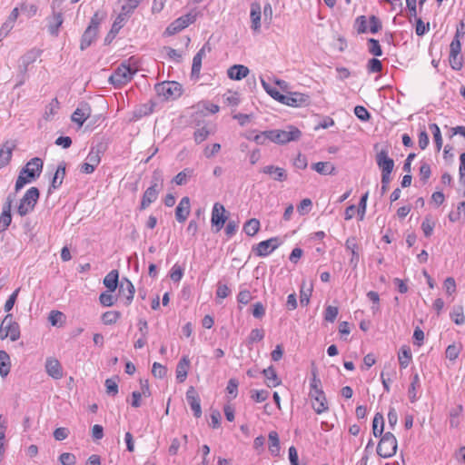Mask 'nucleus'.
I'll return each mask as SVG.
<instances>
[{
	"mask_svg": "<svg viewBox=\"0 0 465 465\" xmlns=\"http://www.w3.org/2000/svg\"><path fill=\"white\" fill-rule=\"evenodd\" d=\"M124 17H123V15H119L116 19L114 20L111 30L107 34V35L104 38V44L110 45L112 41L115 38L116 35L119 33L120 29L124 26Z\"/></svg>",
	"mask_w": 465,
	"mask_h": 465,
	"instance_id": "obj_30",
	"label": "nucleus"
},
{
	"mask_svg": "<svg viewBox=\"0 0 465 465\" xmlns=\"http://www.w3.org/2000/svg\"><path fill=\"white\" fill-rule=\"evenodd\" d=\"M398 358L401 368L405 369L411 360V352L410 348L407 346H402L399 351Z\"/></svg>",
	"mask_w": 465,
	"mask_h": 465,
	"instance_id": "obj_41",
	"label": "nucleus"
},
{
	"mask_svg": "<svg viewBox=\"0 0 465 465\" xmlns=\"http://www.w3.org/2000/svg\"><path fill=\"white\" fill-rule=\"evenodd\" d=\"M209 134H210V131L205 126L197 129L193 134L195 143H203V141H205L208 138Z\"/></svg>",
	"mask_w": 465,
	"mask_h": 465,
	"instance_id": "obj_55",
	"label": "nucleus"
},
{
	"mask_svg": "<svg viewBox=\"0 0 465 465\" xmlns=\"http://www.w3.org/2000/svg\"><path fill=\"white\" fill-rule=\"evenodd\" d=\"M190 368V360L187 356H183L176 366V379L178 382H183L188 375Z\"/></svg>",
	"mask_w": 465,
	"mask_h": 465,
	"instance_id": "obj_27",
	"label": "nucleus"
},
{
	"mask_svg": "<svg viewBox=\"0 0 465 465\" xmlns=\"http://www.w3.org/2000/svg\"><path fill=\"white\" fill-rule=\"evenodd\" d=\"M269 140L278 143L285 144L292 141H298L302 136V132L293 125H288L287 130H269Z\"/></svg>",
	"mask_w": 465,
	"mask_h": 465,
	"instance_id": "obj_2",
	"label": "nucleus"
},
{
	"mask_svg": "<svg viewBox=\"0 0 465 465\" xmlns=\"http://www.w3.org/2000/svg\"><path fill=\"white\" fill-rule=\"evenodd\" d=\"M121 317V312L117 311H108L102 315V321L105 325L115 323Z\"/></svg>",
	"mask_w": 465,
	"mask_h": 465,
	"instance_id": "obj_44",
	"label": "nucleus"
},
{
	"mask_svg": "<svg viewBox=\"0 0 465 465\" xmlns=\"http://www.w3.org/2000/svg\"><path fill=\"white\" fill-rule=\"evenodd\" d=\"M375 161L381 173H392L395 163L393 159L389 157L387 149L378 152Z\"/></svg>",
	"mask_w": 465,
	"mask_h": 465,
	"instance_id": "obj_14",
	"label": "nucleus"
},
{
	"mask_svg": "<svg viewBox=\"0 0 465 465\" xmlns=\"http://www.w3.org/2000/svg\"><path fill=\"white\" fill-rule=\"evenodd\" d=\"M59 461L63 465H74L76 463V457L73 453L64 452L59 456Z\"/></svg>",
	"mask_w": 465,
	"mask_h": 465,
	"instance_id": "obj_63",
	"label": "nucleus"
},
{
	"mask_svg": "<svg viewBox=\"0 0 465 465\" xmlns=\"http://www.w3.org/2000/svg\"><path fill=\"white\" fill-rule=\"evenodd\" d=\"M226 213L227 211L223 204L219 203H214L212 211L211 223L212 226L215 227L216 232H219L224 226L228 219Z\"/></svg>",
	"mask_w": 465,
	"mask_h": 465,
	"instance_id": "obj_13",
	"label": "nucleus"
},
{
	"mask_svg": "<svg viewBox=\"0 0 465 465\" xmlns=\"http://www.w3.org/2000/svg\"><path fill=\"white\" fill-rule=\"evenodd\" d=\"M193 171L192 169H184L183 171L178 173L174 178L173 182L177 185H183L187 183L188 178L193 175Z\"/></svg>",
	"mask_w": 465,
	"mask_h": 465,
	"instance_id": "obj_47",
	"label": "nucleus"
},
{
	"mask_svg": "<svg viewBox=\"0 0 465 465\" xmlns=\"http://www.w3.org/2000/svg\"><path fill=\"white\" fill-rule=\"evenodd\" d=\"M434 227H435V223L431 220V216L430 215L425 216V218L421 223V230H422L425 237H430L432 234Z\"/></svg>",
	"mask_w": 465,
	"mask_h": 465,
	"instance_id": "obj_48",
	"label": "nucleus"
},
{
	"mask_svg": "<svg viewBox=\"0 0 465 465\" xmlns=\"http://www.w3.org/2000/svg\"><path fill=\"white\" fill-rule=\"evenodd\" d=\"M167 369L159 362H154L152 368V374L155 378L163 379L166 376Z\"/></svg>",
	"mask_w": 465,
	"mask_h": 465,
	"instance_id": "obj_56",
	"label": "nucleus"
},
{
	"mask_svg": "<svg viewBox=\"0 0 465 465\" xmlns=\"http://www.w3.org/2000/svg\"><path fill=\"white\" fill-rule=\"evenodd\" d=\"M43 160L39 157L32 158L19 173L15 182L16 192L21 190L27 183L38 178L43 170Z\"/></svg>",
	"mask_w": 465,
	"mask_h": 465,
	"instance_id": "obj_1",
	"label": "nucleus"
},
{
	"mask_svg": "<svg viewBox=\"0 0 465 465\" xmlns=\"http://www.w3.org/2000/svg\"><path fill=\"white\" fill-rule=\"evenodd\" d=\"M53 10L54 6L53 5ZM64 18L61 12L53 11L52 16L48 18V31L52 35L57 36L59 28L63 25Z\"/></svg>",
	"mask_w": 465,
	"mask_h": 465,
	"instance_id": "obj_23",
	"label": "nucleus"
},
{
	"mask_svg": "<svg viewBox=\"0 0 465 465\" xmlns=\"http://www.w3.org/2000/svg\"><path fill=\"white\" fill-rule=\"evenodd\" d=\"M190 198L184 196L175 208V218L179 223H184L190 214Z\"/></svg>",
	"mask_w": 465,
	"mask_h": 465,
	"instance_id": "obj_18",
	"label": "nucleus"
},
{
	"mask_svg": "<svg viewBox=\"0 0 465 465\" xmlns=\"http://www.w3.org/2000/svg\"><path fill=\"white\" fill-rule=\"evenodd\" d=\"M158 95L163 96L166 100L176 99L183 94V87L178 82L167 81L155 85Z\"/></svg>",
	"mask_w": 465,
	"mask_h": 465,
	"instance_id": "obj_7",
	"label": "nucleus"
},
{
	"mask_svg": "<svg viewBox=\"0 0 465 465\" xmlns=\"http://www.w3.org/2000/svg\"><path fill=\"white\" fill-rule=\"evenodd\" d=\"M367 70L370 74L380 73L382 70V64L379 59L371 58L368 62Z\"/></svg>",
	"mask_w": 465,
	"mask_h": 465,
	"instance_id": "obj_57",
	"label": "nucleus"
},
{
	"mask_svg": "<svg viewBox=\"0 0 465 465\" xmlns=\"http://www.w3.org/2000/svg\"><path fill=\"white\" fill-rule=\"evenodd\" d=\"M119 273L117 270L111 271L104 279V284L109 292H114L118 287Z\"/></svg>",
	"mask_w": 465,
	"mask_h": 465,
	"instance_id": "obj_35",
	"label": "nucleus"
},
{
	"mask_svg": "<svg viewBox=\"0 0 465 465\" xmlns=\"http://www.w3.org/2000/svg\"><path fill=\"white\" fill-rule=\"evenodd\" d=\"M261 172L270 175L272 180L277 182H284L288 177L285 169L274 165H266L261 170Z\"/></svg>",
	"mask_w": 465,
	"mask_h": 465,
	"instance_id": "obj_20",
	"label": "nucleus"
},
{
	"mask_svg": "<svg viewBox=\"0 0 465 465\" xmlns=\"http://www.w3.org/2000/svg\"><path fill=\"white\" fill-rule=\"evenodd\" d=\"M262 373L266 379V384L268 387H276L281 384L282 381L277 376L273 366H269L267 369L262 370Z\"/></svg>",
	"mask_w": 465,
	"mask_h": 465,
	"instance_id": "obj_34",
	"label": "nucleus"
},
{
	"mask_svg": "<svg viewBox=\"0 0 465 465\" xmlns=\"http://www.w3.org/2000/svg\"><path fill=\"white\" fill-rule=\"evenodd\" d=\"M310 396L314 400V401H312V408L316 413L321 414L328 410V404L323 391H316V394L310 393Z\"/></svg>",
	"mask_w": 465,
	"mask_h": 465,
	"instance_id": "obj_24",
	"label": "nucleus"
},
{
	"mask_svg": "<svg viewBox=\"0 0 465 465\" xmlns=\"http://www.w3.org/2000/svg\"><path fill=\"white\" fill-rule=\"evenodd\" d=\"M260 226V221L256 218H252L243 224L242 230L248 236H254L259 232Z\"/></svg>",
	"mask_w": 465,
	"mask_h": 465,
	"instance_id": "obj_39",
	"label": "nucleus"
},
{
	"mask_svg": "<svg viewBox=\"0 0 465 465\" xmlns=\"http://www.w3.org/2000/svg\"><path fill=\"white\" fill-rule=\"evenodd\" d=\"M160 180V176L158 175L157 172H154L153 176L152 184L150 187H148L145 192L143 193V195L142 197V201L139 206L140 211H143L149 207L151 203L156 201L158 194H159V184L158 182Z\"/></svg>",
	"mask_w": 465,
	"mask_h": 465,
	"instance_id": "obj_8",
	"label": "nucleus"
},
{
	"mask_svg": "<svg viewBox=\"0 0 465 465\" xmlns=\"http://www.w3.org/2000/svg\"><path fill=\"white\" fill-rule=\"evenodd\" d=\"M430 174H431L430 165L426 162H422L420 164V181L423 183H426L427 181L429 180V178L430 177Z\"/></svg>",
	"mask_w": 465,
	"mask_h": 465,
	"instance_id": "obj_54",
	"label": "nucleus"
},
{
	"mask_svg": "<svg viewBox=\"0 0 465 465\" xmlns=\"http://www.w3.org/2000/svg\"><path fill=\"white\" fill-rule=\"evenodd\" d=\"M249 72L250 71L247 66L242 64H234L228 69L227 74L229 78L232 80H242L248 75Z\"/></svg>",
	"mask_w": 465,
	"mask_h": 465,
	"instance_id": "obj_29",
	"label": "nucleus"
},
{
	"mask_svg": "<svg viewBox=\"0 0 465 465\" xmlns=\"http://www.w3.org/2000/svg\"><path fill=\"white\" fill-rule=\"evenodd\" d=\"M461 45L459 39L453 38L450 45L449 62L450 67L455 71H460L463 66V57L460 54Z\"/></svg>",
	"mask_w": 465,
	"mask_h": 465,
	"instance_id": "obj_9",
	"label": "nucleus"
},
{
	"mask_svg": "<svg viewBox=\"0 0 465 465\" xmlns=\"http://www.w3.org/2000/svg\"><path fill=\"white\" fill-rule=\"evenodd\" d=\"M368 50L375 56H381L382 50L378 40L374 38L368 39Z\"/></svg>",
	"mask_w": 465,
	"mask_h": 465,
	"instance_id": "obj_50",
	"label": "nucleus"
},
{
	"mask_svg": "<svg viewBox=\"0 0 465 465\" xmlns=\"http://www.w3.org/2000/svg\"><path fill=\"white\" fill-rule=\"evenodd\" d=\"M111 292H112L107 291L100 294L99 301L103 306L110 307L114 304L115 298L113 296Z\"/></svg>",
	"mask_w": 465,
	"mask_h": 465,
	"instance_id": "obj_52",
	"label": "nucleus"
},
{
	"mask_svg": "<svg viewBox=\"0 0 465 465\" xmlns=\"http://www.w3.org/2000/svg\"><path fill=\"white\" fill-rule=\"evenodd\" d=\"M262 84L265 91L276 101L282 103L285 98L275 87L271 86L263 79H262Z\"/></svg>",
	"mask_w": 465,
	"mask_h": 465,
	"instance_id": "obj_45",
	"label": "nucleus"
},
{
	"mask_svg": "<svg viewBox=\"0 0 465 465\" xmlns=\"http://www.w3.org/2000/svg\"><path fill=\"white\" fill-rule=\"evenodd\" d=\"M345 247L347 250H350L351 252V258L350 260V264L355 269L358 266L360 255L358 252V244L356 242V239L354 237L347 239L345 242Z\"/></svg>",
	"mask_w": 465,
	"mask_h": 465,
	"instance_id": "obj_31",
	"label": "nucleus"
},
{
	"mask_svg": "<svg viewBox=\"0 0 465 465\" xmlns=\"http://www.w3.org/2000/svg\"><path fill=\"white\" fill-rule=\"evenodd\" d=\"M59 107L60 104L58 99H52V101L45 106L44 118L47 121L50 120L54 114H56Z\"/></svg>",
	"mask_w": 465,
	"mask_h": 465,
	"instance_id": "obj_43",
	"label": "nucleus"
},
{
	"mask_svg": "<svg viewBox=\"0 0 465 465\" xmlns=\"http://www.w3.org/2000/svg\"><path fill=\"white\" fill-rule=\"evenodd\" d=\"M284 100L281 104L292 107L308 106L311 104V98L308 94L299 92H289L283 94Z\"/></svg>",
	"mask_w": 465,
	"mask_h": 465,
	"instance_id": "obj_11",
	"label": "nucleus"
},
{
	"mask_svg": "<svg viewBox=\"0 0 465 465\" xmlns=\"http://www.w3.org/2000/svg\"><path fill=\"white\" fill-rule=\"evenodd\" d=\"M429 128L433 134V138H434V142L436 143L437 150L440 151L442 146V137H441L440 127L436 124H430L429 125Z\"/></svg>",
	"mask_w": 465,
	"mask_h": 465,
	"instance_id": "obj_49",
	"label": "nucleus"
},
{
	"mask_svg": "<svg viewBox=\"0 0 465 465\" xmlns=\"http://www.w3.org/2000/svg\"><path fill=\"white\" fill-rule=\"evenodd\" d=\"M312 169L322 175L336 173L335 166L330 162H318L312 165Z\"/></svg>",
	"mask_w": 465,
	"mask_h": 465,
	"instance_id": "obj_32",
	"label": "nucleus"
},
{
	"mask_svg": "<svg viewBox=\"0 0 465 465\" xmlns=\"http://www.w3.org/2000/svg\"><path fill=\"white\" fill-rule=\"evenodd\" d=\"M153 104H145L134 111V116L137 118H141L143 116L150 114L151 113H153Z\"/></svg>",
	"mask_w": 465,
	"mask_h": 465,
	"instance_id": "obj_58",
	"label": "nucleus"
},
{
	"mask_svg": "<svg viewBox=\"0 0 465 465\" xmlns=\"http://www.w3.org/2000/svg\"><path fill=\"white\" fill-rule=\"evenodd\" d=\"M65 169H66V163L65 162L62 161L58 166L57 169L54 174V177L51 181L50 187L48 189V193H51L52 189H57L59 188L65 176Z\"/></svg>",
	"mask_w": 465,
	"mask_h": 465,
	"instance_id": "obj_22",
	"label": "nucleus"
},
{
	"mask_svg": "<svg viewBox=\"0 0 465 465\" xmlns=\"http://www.w3.org/2000/svg\"><path fill=\"white\" fill-rule=\"evenodd\" d=\"M451 319L458 325H461L465 322V317L463 314V309L461 306L455 307L453 312L450 313Z\"/></svg>",
	"mask_w": 465,
	"mask_h": 465,
	"instance_id": "obj_53",
	"label": "nucleus"
},
{
	"mask_svg": "<svg viewBox=\"0 0 465 465\" xmlns=\"http://www.w3.org/2000/svg\"><path fill=\"white\" fill-rule=\"evenodd\" d=\"M10 357L5 351H0V375L5 377L10 372Z\"/></svg>",
	"mask_w": 465,
	"mask_h": 465,
	"instance_id": "obj_40",
	"label": "nucleus"
},
{
	"mask_svg": "<svg viewBox=\"0 0 465 465\" xmlns=\"http://www.w3.org/2000/svg\"><path fill=\"white\" fill-rule=\"evenodd\" d=\"M186 400L193 411L194 417L200 418L202 416L201 400L194 387L191 386L187 390Z\"/></svg>",
	"mask_w": 465,
	"mask_h": 465,
	"instance_id": "obj_16",
	"label": "nucleus"
},
{
	"mask_svg": "<svg viewBox=\"0 0 465 465\" xmlns=\"http://www.w3.org/2000/svg\"><path fill=\"white\" fill-rule=\"evenodd\" d=\"M19 15L18 8L15 7L12 10L6 21L2 25L0 28V38L5 37L9 32L13 29L14 25Z\"/></svg>",
	"mask_w": 465,
	"mask_h": 465,
	"instance_id": "obj_25",
	"label": "nucleus"
},
{
	"mask_svg": "<svg viewBox=\"0 0 465 465\" xmlns=\"http://www.w3.org/2000/svg\"><path fill=\"white\" fill-rule=\"evenodd\" d=\"M42 51L39 49H31L21 57V71L25 73L29 64L35 62L41 55Z\"/></svg>",
	"mask_w": 465,
	"mask_h": 465,
	"instance_id": "obj_28",
	"label": "nucleus"
},
{
	"mask_svg": "<svg viewBox=\"0 0 465 465\" xmlns=\"http://www.w3.org/2000/svg\"><path fill=\"white\" fill-rule=\"evenodd\" d=\"M281 243L282 242L278 237H272L253 246L252 252L259 257H265L277 249Z\"/></svg>",
	"mask_w": 465,
	"mask_h": 465,
	"instance_id": "obj_10",
	"label": "nucleus"
},
{
	"mask_svg": "<svg viewBox=\"0 0 465 465\" xmlns=\"http://www.w3.org/2000/svg\"><path fill=\"white\" fill-rule=\"evenodd\" d=\"M460 352V348L456 344H450L447 347L445 354L450 361H455Z\"/></svg>",
	"mask_w": 465,
	"mask_h": 465,
	"instance_id": "obj_59",
	"label": "nucleus"
},
{
	"mask_svg": "<svg viewBox=\"0 0 465 465\" xmlns=\"http://www.w3.org/2000/svg\"><path fill=\"white\" fill-rule=\"evenodd\" d=\"M97 30L94 29V26H88L84 32L82 38L80 48L81 50H84L91 45V44L94 41L97 35Z\"/></svg>",
	"mask_w": 465,
	"mask_h": 465,
	"instance_id": "obj_33",
	"label": "nucleus"
},
{
	"mask_svg": "<svg viewBox=\"0 0 465 465\" xmlns=\"http://www.w3.org/2000/svg\"><path fill=\"white\" fill-rule=\"evenodd\" d=\"M15 144L11 142H5L0 148V169L7 165L12 158Z\"/></svg>",
	"mask_w": 465,
	"mask_h": 465,
	"instance_id": "obj_26",
	"label": "nucleus"
},
{
	"mask_svg": "<svg viewBox=\"0 0 465 465\" xmlns=\"http://www.w3.org/2000/svg\"><path fill=\"white\" fill-rule=\"evenodd\" d=\"M204 57L203 51H198L193 59L192 76L198 78L202 68V60Z\"/></svg>",
	"mask_w": 465,
	"mask_h": 465,
	"instance_id": "obj_42",
	"label": "nucleus"
},
{
	"mask_svg": "<svg viewBox=\"0 0 465 465\" xmlns=\"http://www.w3.org/2000/svg\"><path fill=\"white\" fill-rule=\"evenodd\" d=\"M20 334L18 322L14 320L12 314H6L0 324V340L9 338L12 341H15L20 338Z\"/></svg>",
	"mask_w": 465,
	"mask_h": 465,
	"instance_id": "obj_3",
	"label": "nucleus"
},
{
	"mask_svg": "<svg viewBox=\"0 0 465 465\" xmlns=\"http://www.w3.org/2000/svg\"><path fill=\"white\" fill-rule=\"evenodd\" d=\"M463 407L462 405H458L456 408H453L450 411V426L451 428H457L460 424L458 420L459 416L462 413Z\"/></svg>",
	"mask_w": 465,
	"mask_h": 465,
	"instance_id": "obj_46",
	"label": "nucleus"
},
{
	"mask_svg": "<svg viewBox=\"0 0 465 465\" xmlns=\"http://www.w3.org/2000/svg\"><path fill=\"white\" fill-rule=\"evenodd\" d=\"M398 443L396 437L390 431L384 433L377 446V454L383 458H391L396 454Z\"/></svg>",
	"mask_w": 465,
	"mask_h": 465,
	"instance_id": "obj_4",
	"label": "nucleus"
},
{
	"mask_svg": "<svg viewBox=\"0 0 465 465\" xmlns=\"http://www.w3.org/2000/svg\"><path fill=\"white\" fill-rule=\"evenodd\" d=\"M261 5L258 2L252 3L250 12V18L252 22L251 28L256 33L260 32L261 30Z\"/></svg>",
	"mask_w": 465,
	"mask_h": 465,
	"instance_id": "obj_21",
	"label": "nucleus"
},
{
	"mask_svg": "<svg viewBox=\"0 0 465 465\" xmlns=\"http://www.w3.org/2000/svg\"><path fill=\"white\" fill-rule=\"evenodd\" d=\"M269 394V391L266 390L252 391L251 398L256 402H262L268 399Z\"/></svg>",
	"mask_w": 465,
	"mask_h": 465,
	"instance_id": "obj_64",
	"label": "nucleus"
},
{
	"mask_svg": "<svg viewBox=\"0 0 465 465\" xmlns=\"http://www.w3.org/2000/svg\"><path fill=\"white\" fill-rule=\"evenodd\" d=\"M368 299L372 302L373 305L371 306V310L373 313L380 310V295L377 292L370 291L367 292Z\"/></svg>",
	"mask_w": 465,
	"mask_h": 465,
	"instance_id": "obj_60",
	"label": "nucleus"
},
{
	"mask_svg": "<svg viewBox=\"0 0 465 465\" xmlns=\"http://www.w3.org/2000/svg\"><path fill=\"white\" fill-rule=\"evenodd\" d=\"M40 196V192L36 187H31L26 191L23 198L20 200L17 207V213L20 216H25L34 209Z\"/></svg>",
	"mask_w": 465,
	"mask_h": 465,
	"instance_id": "obj_5",
	"label": "nucleus"
},
{
	"mask_svg": "<svg viewBox=\"0 0 465 465\" xmlns=\"http://www.w3.org/2000/svg\"><path fill=\"white\" fill-rule=\"evenodd\" d=\"M142 0H126V3L122 5V13L123 17L132 13L140 4Z\"/></svg>",
	"mask_w": 465,
	"mask_h": 465,
	"instance_id": "obj_51",
	"label": "nucleus"
},
{
	"mask_svg": "<svg viewBox=\"0 0 465 465\" xmlns=\"http://www.w3.org/2000/svg\"><path fill=\"white\" fill-rule=\"evenodd\" d=\"M45 371L47 374L54 380H59L63 377V368L59 361L55 358L46 359Z\"/></svg>",
	"mask_w": 465,
	"mask_h": 465,
	"instance_id": "obj_19",
	"label": "nucleus"
},
{
	"mask_svg": "<svg viewBox=\"0 0 465 465\" xmlns=\"http://www.w3.org/2000/svg\"><path fill=\"white\" fill-rule=\"evenodd\" d=\"M91 106L86 102H81L72 114V121L82 126L91 115Z\"/></svg>",
	"mask_w": 465,
	"mask_h": 465,
	"instance_id": "obj_15",
	"label": "nucleus"
},
{
	"mask_svg": "<svg viewBox=\"0 0 465 465\" xmlns=\"http://www.w3.org/2000/svg\"><path fill=\"white\" fill-rule=\"evenodd\" d=\"M264 338V331L262 329H253L250 332L248 337V342L253 343L257 341H261Z\"/></svg>",
	"mask_w": 465,
	"mask_h": 465,
	"instance_id": "obj_61",
	"label": "nucleus"
},
{
	"mask_svg": "<svg viewBox=\"0 0 465 465\" xmlns=\"http://www.w3.org/2000/svg\"><path fill=\"white\" fill-rule=\"evenodd\" d=\"M269 450L272 455L277 457L280 454V440L279 435L275 430H272L269 432Z\"/></svg>",
	"mask_w": 465,
	"mask_h": 465,
	"instance_id": "obj_38",
	"label": "nucleus"
},
{
	"mask_svg": "<svg viewBox=\"0 0 465 465\" xmlns=\"http://www.w3.org/2000/svg\"><path fill=\"white\" fill-rule=\"evenodd\" d=\"M339 313V310L335 306H327L325 309L324 319L327 322H333Z\"/></svg>",
	"mask_w": 465,
	"mask_h": 465,
	"instance_id": "obj_62",
	"label": "nucleus"
},
{
	"mask_svg": "<svg viewBox=\"0 0 465 465\" xmlns=\"http://www.w3.org/2000/svg\"><path fill=\"white\" fill-rule=\"evenodd\" d=\"M420 387V376L415 373L411 376V381L408 390V396L411 402H415L418 400L417 389Z\"/></svg>",
	"mask_w": 465,
	"mask_h": 465,
	"instance_id": "obj_37",
	"label": "nucleus"
},
{
	"mask_svg": "<svg viewBox=\"0 0 465 465\" xmlns=\"http://www.w3.org/2000/svg\"><path fill=\"white\" fill-rule=\"evenodd\" d=\"M118 292L119 296L125 297L126 301L124 304L128 306L131 304L134 299L135 289L130 280H128L127 278H123L119 285Z\"/></svg>",
	"mask_w": 465,
	"mask_h": 465,
	"instance_id": "obj_17",
	"label": "nucleus"
},
{
	"mask_svg": "<svg viewBox=\"0 0 465 465\" xmlns=\"http://www.w3.org/2000/svg\"><path fill=\"white\" fill-rule=\"evenodd\" d=\"M196 19V15H193L192 13H188L177 19H175L173 23H171L166 28V33L169 35H175L183 29L186 28L191 24L194 23Z\"/></svg>",
	"mask_w": 465,
	"mask_h": 465,
	"instance_id": "obj_12",
	"label": "nucleus"
},
{
	"mask_svg": "<svg viewBox=\"0 0 465 465\" xmlns=\"http://www.w3.org/2000/svg\"><path fill=\"white\" fill-rule=\"evenodd\" d=\"M136 69L132 68L130 65L125 64V63L121 64L114 74L109 77V82L114 84L115 87L122 86L123 84H127L133 79V76L135 74Z\"/></svg>",
	"mask_w": 465,
	"mask_h": 465,
	"instance_id": "obj_6",
	"label": "nucleus"
},
{
	"mask_svg": "<svg viewBox=\"0 0 465 465\" xmlns=\"http://www.w3.org/2000/svg\"><path fill=\"white\" fill-rule=\"evenodd\" d=\"M383 429H384V418L383 415L381 412H377L374 415L373 420H372V433L374 437H382L383 435Z\"/></svg>",
	"mask_w": 465,
	"mask_h": 465,
	"instance_id": "obj_36",
	"label": "nucleus"
}]
</instances>
